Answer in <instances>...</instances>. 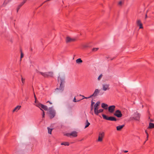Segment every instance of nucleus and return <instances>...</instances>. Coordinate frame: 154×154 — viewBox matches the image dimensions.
<instances>
[{"instance_id": "1", "label": "nucleus", "mask_w": 154, "mask_h": 154, "mask_svg": "<svg viewBox=\"0 0 154 154\" xmlns=\"http://www.w3.org/2000/svg\"><path fill=\"white\" fill-rule=\"evenodd\" d=\"M58 83H60V86L59 88H57L55 90H58L59 92H62L63 91L64 87V84L65 83L64 77L59 76L58 77Z\"/></svg>"}, {"instance_id": "2", "label": "nucleus", "mask_w": 154, "mask_h": 154, "mask_svg": "<svg viewBox=\"0 0 154 154\" xmlns=\"http://www.w3.org/2000/svg\"><path fill=\"white\" fill-rule=\"evenodd\" d=\"M48 114L50 119H52L55 116L56 112L53 109L52 107L49 108Z\"/></svg>"}, {"instance_id": "3", "label": "nucleus", "mask_w": 154, "mask_h": 154, "mask_svg": "<svg viewBox=\"0 0 154 154\" xmlns=\"http://www.w3.org/2000/svg\"><path fill=\"white\" fill-rule=\"evenodd\" d=\"M102 116L104 119L107 120L116 121L117 119L115 117L113 116L108 117L105 114H102Z\"/></svg>"}, {"instance_id": "4", "label": "nucleus", "mask_w": 154, "mask_h": 154, "mask_svg": "<svg viewBox=\"0 0 154 154\" xmlns=\"http://www.w3.org/2000/svg\"><path fill=\"white\" fill-rule=\"evenodd\" d=\"M105 135V133L104 132H100L99 134L98 137L97 142H102L103 140V138Z\"/></svg>"}, {"instance_id": "5", "label": "nucleus", "mask_w": 154, "mask_h": 154, "mask_svg": "<svg viewBox=\"0 0 154 154\" xmlns=\"http://www.w3.org/2000/svg\"><path fill=\"white\" fill-rule=\"evenodd\" d=\"M65 135L68 137H71L72 136L73 137H76L77 136V133L75 131H73L71 133H66Z\"/></svg>"}, {"instance_id": "6", "label": "nucleus", "mask_w": 154, "mask_h": 154, "mask_svg": "<svg viewBox=\"0 0 154 154\" xmlns=\"http://www.w3.org/2000/svg\"><path fill=\"white\" fill-rule=\"evenodd\" d=\"M114 115L118 118H120L122 116L121 111L119 110H116L114 114Z\"/></svg>"}, {"instance_id": "7", "label": "nucleus", "mask_w": 154, "mask_h": 154, "mask_svg": "<svg viewBox=\"0 0 154 154\" xmlns=\"http://www.w3.org/2000/svg\"><path fill=\"white\" fill-rule=\"evenodd\" d=\"M99 93V91L98 89H96L94 93L88 97H85V99H88L91 97L93 96L96 97L97 96Z\"/></svg>"}, {"instance_id": "8", "label": "nucleus", "mask_w": 154, "mask_h": 154, "mask_svg": "<svg viewBox=\"0 0 154 154\" xmlns=\"http://www.w3.org/2000/svg\"><path fill=\"white\" fill-rule=\"evenodd\" d=\"M140 114L138 113L137 112H136L134 113V119L137 120L139 121L140 119Z\"/></svg>"}, {"instance_id": "9", "label": "nucleus", "mask_w": 154, "mask_h": 154, "mask_svg": "<svg viewBox=\"0 0 154 154\" xmlns=\"http://www.w3.org/2000/svg\"><path fill=\"white\" fill-rule=\"evenodd\" d=\"M116 106L114 105H112L109 107L108 109L109 112L110 113H113L115 110Z\"/></svg>"}, {"instance_id": "10", "label": "nucleus", "mask_w": 154, "mask_h": 154, "mask_svg": "<svg viewBox=\"0 0 154 154\" xmlns=\"http://www.w3.org/2000/svg\"><path fill=\"white\" fill-rule=\"evenodd\" d=\"M109 84H106L103 85V89L104 91H106L107 90H109Z\"/></svg>"}, {"instance_id": "11", "label": "nucleus", "mask_w": 154, "mask_h": 154, "mask_svg": "<svg viewBox=\"0 0 154 154\" xmlns=\"http://www.w3.org/2000/svg\"><path fill=\"white\" fill-rule=\"evenodd\" d=\"M27 0H23V1L17 7V12L18 10L20 9V8L26 2Z\"/></svg>"}, {"instance_id": "12", "label": "nucleus", "mask_w": 154, "mask_h": 154, "mask_svg": "<svg viewBox=\"0 0 154 154\" xmlns=\"http://www.w3.org/2000/svg\"><path fill=\"white\" fill-rule=\"evenodd\" d=\"M75 40V39L71 38L69 37H67L66 39V43H69L71 42H74Z\"/></svg>"}, {"instance_id": "13", "label": "nucleus", "mask_w": 154, "mask_h": 154, "mask_svg": "<svg viewBox=\"0 0 154 154\" xmlns=\"http://www.w3.org/2000/svg\"><path fill=\"white\" fill-rule=\"evenodd\" d=\"M100 103V101H97L94 105V111L98 109V106L99 105Z\"/></svg>"}, {"instance_id": "14", "label": "nucleus", "mask_w": 154, "mask_h": 154, "mask_svg": "<svg viewBox=\"0 0 154 154\" xmlns=\"http://www.w3.org/2000/svg\"><path fill=\"white\" fill-rule=\"evenodd\" d=\"M38 73L40 74L42 76L45 78H48V75L47 72H40L38 71Z\"/></svg>"}, {"instance_id": "15", "label": "nucleus", "mask_w": 154, "mask_h": 154, "mask_svg": "<svg viewBox=\"0 0 154 154\" xmlns=\"http://www.w3.org/2000/svg\"><path fill=\"white\" fill-rule=\"evenodd\" d=\"M103 109H100L99 110H98V109L96 110H95V111H94V112L95 114L97 116L98 115V114L99 113L102 112H103Z\"/></svg>"}, {"instance_id": "16", "label": "nucleus", "mask_w": 154, "mask_h": 154, "mask_svg": "<svg viewBox=\"0 0 154 154\" xmlns=\"http://www.w3.org/2000/svg\"><path fill=\"white\" fill-rule=\"evenodd\" d=\"M125 125H121L118 126L116 127V129L117 131H120L124 127Z\"/></svg>"}, {"instance_id": "17", "label": "nucleus", "mask_w": 154, "mask_h": 154, "mask_svg": "<svg viewBox=\"0 0 154 154\" xmlns=\"http://www.w3.org/2000/svg\"><path fill=\"white\" fill-rule=\"evenodd\" d=\"M41 106V108L42 109H43L45 110H48V108L46 106L44 105L43 104L40 105Z\"/></svg>"}, {"instance_id": "18", "label": "nucleus", "mask_w": 154, "mask_h": 154, "mask_svg": "<svg viewBox=\"0 0 154 154\" xmlns=\"http://www.w3.org/2000/svg\"><path fill=\"white\" fill-rule=\"evenodd\" d=\"M107 104H105L104 103H103L101 104V107L105 109H107L108 107Z\"/></svg>"}, {"instance_id": "19", "label": "nucleus", "mask_w": 154, "mask_h": 154, "mask_svg": "<svg viewBox=\"0 0 154 154\" xmlns=\"http://www.w3.org/2000/svg\"><path fill=\"white\" fill-rule=\"evenodd\" d=\"M153 128H154V123H149L148 128L152 129Z\"/></svg>"}, {"instance_id": "20", "label": "nucleus", "mask_w": 154, "mask_h": 154, "mask_svg": "<svg viewBox=\"0 0 154 154\" xmlns=\"http://www.w3.org/2000/svg\"><path fill=\"white\" fill-rule=\"evenodd\" d=\"M21 107L20 106H17L13 110V112H14L15 111H17L18 110H19L20 108Z\"/></svg>"}, {"instance_id": "21", "label": "nucleus", "mask_w": 154, "mask_h": 154, "mask_svg": "<svg viewBox=\"0 0 154 154\" xmlns=\"http://www.w3.org/2000/svg\"><path fill=\"white\" fill-rule=\"evenodd\" d=\"M61 145H64V146H69V142H64L63 143H61Z\"/></svg>"}, {"instance_id": "22", "label": "nucleus", "mask_w": 154, "mask_h": 154, "mask_svg": "<svg viewBox=\"0 0 154 154\" xmlns=\"http://www.w3.org/2000/svg\"><path fill=\"white\" fill-rule=\"evenodd\" d=\"M76 63L79 64L82 63L83 61L81 58H79L76 60Z\"/></svg>"}, {"instance_id": "23", "label": "nucleus", "mask_w": 154, "mask_h": 154, "mask_svg": "<svg viewBox=\"0 0 154 154\" xmlns=\"http://www.w3.org/2000/svg\"><path fill=\"white\" fill-rule=\"evenodd\" d=\"M47 74L48 75V77H53V73L51 72H48Z\"/></svg>"}, {"instance_id": "24", "label": "nucleus", "mask_w": 154, "mask_h": 154, "mask_svg": "<svg viewBox=\"0 0 154 154\" xmlns=\"http://www.w3.org/2000/svg\"><path fill=\"white\" fill-rule=\"evenodd\" d=\"M85 124L86 125L85 127V128L88 127L90 124V123L88 122V120L87 119L86 121Z\"/></svg>"}, {"instance_id": "25", "label": "nucleus", "mask_w": 154, "mask_h": 154, "mask_svg": "<svg viewBox=\"0 0 154 154\" xmlns=\"http://www.w3.org/2000/svg\"><path fill=\"white\" fill-rule=\"evenodd\" d=\"M136 23L137 26L139 25L140 24L142 23L141 21L140 20H137Z\"/></svg>"}, {"instance_id": "26", "label": "nucleus", "mask_w": 154, "mask_h": 154, "mask_svg": "<svg viewBox=\"0 0 154 154\" xmlns=\"http://www.w3.org/2000/svg\"><path fill=\"white\" fill-rule=\"evenodd\" d=\"M48 133L51 134V131L52 130V128H50L49 127H48Z\"/></svg>"}, {"instance_id": "27", "label": "nucleus", "mask_w": 154, "mask_h": 154, "mask_svg": "<svg viewBox=\"0 0 154 154\" xmlns=\"http://www.w3.org/2000/svg\"><path fill=\"white\" fill-rule=\"evenodd\" d=\"M40 109L42 110V112H43V113H42V117L43 118H44L45 117V112L44 111V110L41 109Z\"/></svg>"}, {"instance_id": "28", "label": "nucleus", "mask_w": 154, "mask_h": 154, "mask_svg": "<svg viewBox=\"0 0 154 154\" xmlns=\"http://www.w3.org/2000/svg\"><path fill=\"white\" fill-rule=\"evenodd\" d=\"M40 105H42V104L40 103H38L36 104V106L40 109H41V106Z\"/></svg>"}, {"instance_id": "29", "label": "nucleus", "mask_w": 154, "mask_h": 154, "mask_svg": "<svg viewBox=\"0 0 154 154\" xmlns=\"http://www.w3.org/2000/svg\"><path fill=\"white\" fill-rule=\"evenodd\" d=\"M103 75L102 74H100L98 78V80H100L101 79V78H102Z\"/></svg>"}, {"instance_id": "30", "label": "nucleus", "mask_w": 154, "mask_h": 154, "mask_svg": "<svg viewBox=\"0 0 154 154\" xmlns=\"http://www.w3.org/2000/svg\"><path fill=\"white\" fill-rule=\"evenodd\" d=\"M80 100H76V99H75V97L73 99V102H79V101H80Z\"/></svg>"}, {"instance_id": "31", "label": "nucleus", "mask_w": 154, "mask_h": 154, "mask_svg": "<svg viewBox=\"0 0 154 154\" xmlns=\"http://www.w3.org/2000/svg\"><path fill=\"white\" fill-rule=\"evenodd\" d=\"M25 79H23V78H22V77L21 81H22V82L23 84H24V83L25 82Z\"/></svg>"}, {"instance_id": "32", "label": "nucleus", "mask_w": 154, "mask_h": 154, "mask_svg": "<svg viewBox=\"0 0 154 154\" xmlns=\"http://www.w3.org/2000/svg\"><path fill=\"white\" fill-rule=\"evenodd\" d=\"M98 49V48H94L92 49V51H97Z\"/></svg>"}, {"instance_id": "33", "label": "nucleus", "mask_w": 154, "mask_h": 154, "mask_svg": "<svg viewBox=\"0 0 154 154\" xmlns=\"http://www.w3.org/2000/svg\"><path fill=\"white\" fill-rule=\"evenodd\" d=\"M139 26V29H142L143 28V27L142 26V24H140L139 25H138Z\"/></svg>"}, {"instance_id": "34", "label": "nucleus", "mask_w": 154, "mask_h": 154, "mask_svg": "<svg viewBox=\"0 0 154 154\" xmlns=\"http://www.w3.org/2000/svg\"><path fill=\"white\" fill-rule=\"evenodd\" d=\"M145 133H146V134L147 138L148 139V138L149 135H148V133L147 132V131L146 130L145 131Z\"/></svg>"}, {"instance_id": "35", "label": "nucleus", "mask_w": 154, "mask_h": 154, "mask_svg": "<svg viewBox=\"0 0 154 154\" xmlns=\"http://www.w3.org/2000/svg\"><path fill=\"white\" fill-rule=\"evenodd\" d=\"M23 57V54L22 52V51H21V56H20L21 58H22Z\"/></svg>"}, {"instance_id": "36", "label": "nucleus", "mask_w": 154, "mask_h": 154, "mask_svg": "<svg viewBox=\"0 0 154 154\" xmlns=\"http://www.w3.org/2000/svg\"><path fill=\"white\" fill-rule=\"evenodd\" d=\"M122 4V1H120L118 3V5H121Z\"/></svg>"}, {"instance_id": "37", "label": "nucleus", "mask_w": 154, "mask_h": 154, "mask_svg": "<svg viewBox=\"0 0 154 154\" xmlns=\"http://www.w3.org/2000/svg\"><path fill=\"white\" fill-rule=\"evenodd\" d=\"M93 109V105L91 106V111H92Z\"/></svg>"}, {"instance_id": "38", "label": "nucleus", "mask_w": 154, "mask_h": 154, "mask_svg": "<svg viewBox=\"0 0 154 154\" xmlns=\"http://www.w3.org/2000/svg\"><path fill=\"white\" fill-rule=\"evenodd\" d=\"M94 103V102L93 100H92L91 102V105H93Z\"/></svg>"}, {"instance_id": "39", "label": "nucleus", "mask_w": 154, "mask_h": 154, "mask_svg": "<svg viewBox=\"0 0 154 154\" xmlns=\"http://www.w3.org/2000/svg\"><path fill=\"white\" fill-rule=\"evenodd\" d=\"M34 97H35V102L36 103V97L35 95V94H34Z\"/></svg>"}, {"instance_id": "40", "label": "nucleus", "mask_w": 154, "mask_h": 154, "mask_svg": "<svg viewBox=\"0 0 154 154\" xmlns=\"http://www.w3.org/2000/svg\"><path fill=\"white\" fill-rule=\"evenodd\" d=\"M47 103H49L50 104H52V103L49 101H48Z\"/></svg>"}, {"instance_id": "41", "label": "nucleus", "mask_w": 154, "mask_h": 154, "mask_svg": "<svg viewBox=\"0 0 154 154\" xmlns=\"http://www.w3.org/2000/svg\"><path fill=\"white\" fill-rule=\"evenodd\" d=\"M128 151L127 150H124V152H125V153H126V152H128Z\"/></svg>"}, {"instance_id": "42", "label": "nucleus", "mask_w": 154, "mask_h": 154, "mask_svg": "<svg viewBox=\"0 0 154 154\" xmlns=\"http://www.w3.org/2000/svg\"><path fill=\"white\" fill-rule=\"evenodd\" d=\"M147 17V14H146V15H145V19Z\"/></svg>"}, {"instance_id": "43", "label": "nucleus", "mask_w": 154, "mask_h": 154, "mask_svg": "<svg viewBox=\"0 0 154 154\" xmlns=\"http://www.w3.org/2000/svg\"><path fill=\"white\" fill-rule=\"evenodd\" d=\"M148 138L147 139V138L146 137V141L144 142V143L146 142V141H147V140H148Z\"/></svg>"}, {"instance_id": "44", "label": "nucleus", "mask_w": 154, "mask_h": 154, "mask_svg": "<svg viewBox=\"0 0 154 154\" xmlns=\"http://www.w3.org/2000/svg\"><path fill=\"white\" fill-rule=\"evenodd\" d=\"M82 97H84V98H85V97H84V96L82 95Z\"/></svg>"}, {"instance_id": "45", "label": "nucleus", "mask_w": 154, "mask_h": 154, "mask_svg": "<svg viewBox=\"0 0 154 154\" xmlns=\"http://www.w3.org/2000/svg\"><path fill=\"white\" fill-rule=\"evenodd\" d=\"M31 51H32V48H31Z\"/></svg>"}, {"instance_id": "46", "label": "nucleus", "mask_w": 154, "mask_h": 154, "mask_svg": "<svg viewBox=\"0 0 154 154\" xmlns=\"http://www.w3.org/2000/svg\"><path fill=\"white\" fill-rule=\"evenodd\" d=\"M91 114H92V115H93V112H92V113H91Z\"/></svg>"}]
</instances>
